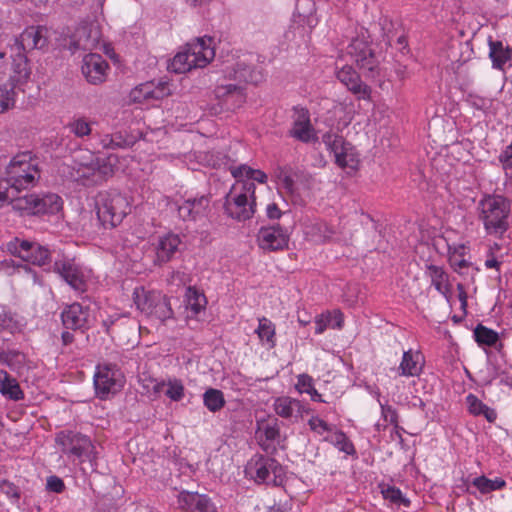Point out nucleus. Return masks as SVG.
<instances>
[{"label":"nucleus","instance_id":"nucleus-27","mask_svg":"<svg viewBox=\"0 0 512 512\" xmlns=\"http://www.w3.org/2000/svg\"><path fill=\"white\" fill-rule=\"evenodd\" d=\"M163 299V294L159 291L145 290L144 287H136L133 292V301L137 309L147 317L153 311V306Z\"/></svg>","mask_w":512,"mask_h":512},{"label":"nucleus","instance_id":"nucleus-51","mask_svg":"<svg viewBox=\"0 0 512 512\" xmlns=\"http://www.w3.org/2000/svg\"><path fill=\"white\" fill-rule=\"evenodd\" d=\"M168 386L165 395L172 401H181L185 395V388L180 379H169L166 383Z\"/></svg>","mask_w":512,"mask_h":512},{"label":"nucleus","instance_id":"nucleus-14","mask_svg":"<svg viewBox=\"0 0 512 512\" xmlns=\"http://www.w3.org/2000/svg\"><path fill=\"white\" fill-rule=\"evenodd\" d=\"M237 190V186L234 185L230 192L225 196V202L223 205L225 214L237 221H246L253 217L256 211V202L250 201L245 194H235L232 196L233 191Z\"/></svg>","mask_w":512,"mask_h":512},{"label":"nucleus","instance_id":"nucleus-45","mask_svg":"<svg viewBox=\"0 0 512 512\" xmlns=\"http://www.w3.org/2000/svg\"><path fill=\"white\" fill-rule=\"evenodd\" d=\"M449 253L451 254L449 257L451 266L454 267V270L456 272H459L462 268H467L471 265L470 262H468L466 259H464V255L466 253V246L464 244H459L457 246L452 247L449 246L448 249Z\"/></svg>","mask_w":512,"mask_h":512},{"label":"nucleus","instance_id":"nucleus-23","mask_svg":"<svg viewBox=\"0 0 512 512\" xmlns=\"http://www.w3.org/2000/svg\"><path fill=\"white\" fill-rule=\"evenodd\" d=\"M336 76L357 99L366 100L370 98L371 88L361 80L360 75L352 66L342 67L337 71Z\"/></svg>","mask_w":512,"mask_h":512},{"label":"nucleus","instance_id":"nucleus-44","mask_svg":"<svg viewBox=\"0 0 512 512\" xmlns=\"http://www.w3.org/2000/svg\"><path fill=\"white\" fill-rule=\"evenodd\" d=\"M149 317L160 320L161 322H165L166 320L174 317L170 299L166 295H163V299H160L159 302L157 301L153 306V311Z\"/></svg>","mask_w":512,"mask_h":512},{"label":"nucleus","instance_id":"nucleus-32","mask_svg":"<svg viewBox=\"0 0 512 512\" xmlns=\"http://www.w3.org/2000/svg\"><path fill=\"white\" fill-rule=\"evenodd\" d=\"M212 43L211 37L198 38L195 44L189 46L194 56H197L199 67H205L214 58L215 52Z\"/></svg>","mask_w":512,"mask_h":512},{"label":"nucleus","instance_id":"nucleus-56","mask_svg":"<svg viewBox=\"0 0 512 512\" xmlns=\"http://www.w3.org/2000/svg\"><path fill=\"white\" fill-rule=\"evenodd\" d=\"M498 160L506 176H508L509 171H512V142L499 154Z\"/></svg>","mask_w":512,"mask_h":512},{"label":"nucleus","instance_id":"nucleus-41","mask_svg":"<svg viewBox=\"0 0 512 512\" xmlns=\"http://www.w3.org/2000/svg\"><path fill=\"white\" fill-rule=\"evenodd\" d=\"M203 403L210 412L215 413L225 406L226 401L221 390L209 388L203 394Z\"/></svg>","mask_w":512,"mask_h":512},{"label":"nucleus","instance_id":"nucleus-22","mask_svg":"<svg viewBox=\"0 0 512 512\" xmlns=\"http://www.w3.org/2000/svg\"><path fill=\"white\" fill-rule=\"evenodd\" d=\"M108 69V62L100 54L90 53L83 59L82 73L90 84L99 85L105 82Z\"/></svg>","mask_w":512,"mask_h":512},{"label":"nucleus","instance_id":"nucleus-58","mask_svg":"<svg viewBox=\"0 0 512 512\" xmlns=\"http://www.w3.org/2000/svg\"><path fill=\"white\" fill-rule=\"evenodd\" d=\"M295 388L300 394L308 393L314 388L313 378L306 373L298 375Z\"/></svg>","mask_w":512,"mask_h":512},{"label":"nucleus","instance_id":"nucleus-34","mask_svg":"<svg viewBox=\"0 0 512 512\" xmlns=\"http://www.w3.org/2000/svg\"><path fill=\"white\" fill-rule=\"evenodd\" d=\"M118 163V158L115 155H108L106 157H97L94 160V166L96 169V179L97 183H102L111 177L114 172L116 165Z\"/></svg>","mask_w":512,"mask_h":512},{"label":"nucleus","instance_id":"nucleus-64","mask_svg":"<svg viewBox=\"0 0 512 512\" xmlns=\"http://www.w3.org/2000/svg\"><path fill=\"white\" fill-rule=\"evenodd\" d=\"M266 441H275L280 436V429L277 425H266L263 430Z\"/></svg>","mask_w":512,"mask_h":512},{"label":"nucleus","instance_id":"nucleus-2","mask_svg":"<svg viewBox=\"0 0 512 512\" xmlns=\"http://www.w3.org/2000/svg\"><path fill=\"white\" fill-rule=\"evenodd\" d=\"M9 193L8 190H0V202L8 201L13 210L20 212L21 215H55L63 209V200L56 193H31L22 197H14Z\"/></svg>","mask_w":512,"mask_h":512},{"label":"nucleus","instance_id":"nucleus-61","mask_svg":"<svg viewBox=\"0 0 512 512\" xmlns=\"http://www.w3.org/2000/svg\"><path fill=\"white\" fill-rule=\"evenodd\" d=\"M0 490L9 498H13L15 500H18L20 498V490L18 486H16L14 483L10 481L3 480L0 483Z\"/></svg>","mask_w":512,"mask_h":512},{"label":"nucleus","instance_id":"nucleus-52","mask_svg":"<svg viewBox=\"0 0 512 512\" xmlns=\"http://www.w3.org/2000/svg\"><path fill=\"white\" fill-rule=\"evenodd\" d=\"M68 127L75 136L80 138L88 136L91 133L90 123L84 118H77L73 120L69 123Z\"/></svg>","mask_w":512,"mask_h":512},{"label":"nucleus","instance_id":"nucleus-18","mask_svg":"<svg viewBox=\"0 0 512 512\" xmlns=\"http://www.w3.org/2000/svg\"><path fill=\"white\" fill-rule=\"evenodd\" d=\"M178 508L182 512H219L207 494L183 490L177 496Z\"/></svg>","mask_w":512,"mask_h":512},{"label":"nucleus","instance_id":"nucleus-6","mask_svg":"<svg viewBox=\"0 0 512 512\" xmlns=\"http://www.w3.org/2000/svg\"><path fill=\"white\" fill-rule=\"evenodd\" d=\"M247 469L257 484H269L271 474L274 486H282L286 479L285 468L279 461L263 454H255L248 462Z\"/></svg>","mask_w":512,"mask_h":512},{"label":"nucleus","instance_id":"nucleus-53","mask_svg":"<svg viewBox=\"0 0 512 512\" xmlns=\"http://www.w3.org/2000/svg\"><path fill=\"white\" fill-rule=\"evenodd\" d=\"M237 180V185L240 186V194H245L246 197L250 199V201L256 202L255 190L256 185L249 178H235Z\"/></svg>","mask_w":512,"mask_h":512},{"label":"nucleus","instance_id":"nucleus-59","mask_svg":"<svg viewBox=\"0 0 512 512\" xmlns=\"http://www.w3.org/2000/svg\"><path fill=\"white\" fill-rule=\"evenodd\" d=\"M308 425L312 431L318 434L332 431V427L326 421L317 416H312L308 421Z\"/></svg>","mask_w":512,"mask_h":512},{"label":"nucleus","instance_id":"nucleus-28","mask_svg":"<svg viewBox=\"0 0 512 512\" xmlns=\"http://www.w3.org/2000/svg\"><path fill=\"white\" fill-rule=\"evenodd\" d=\"M273 408L275 413L284 419H290L293 416L302 417L303 404L301 401L289 396H280L274 400Z\"/></svg>","mask_w":512,"mask_h":512},{"label":"nucleus","instance_id":"nucleus-3","mask_svg":"<svg viewBox=\"0 0 512 512\" xmlns=\"http://www.w3.org/2000/svg\"><path fill=\"white\" fill-rule=\"evenodd\" d=\"M510 201L499 194H485L477 205L478 218L487 234L503 235L509 229Z\"/></svg>","mask_w":512,"mask_h":512},{"label":"nucleus","instance_id":"nucleus-39","mask_svg":"<svg viewBox=\"0 0 512 512\" xmlns=\"http://www.w3.org/2000/svg\"><path fill=\"white\" fill-rule=\"evenodd\" d=\"M103 148L106 149H123L129 148L134 144V138L122 132L106 134L101 139Z\"/></svg>","mask_w":512,"mask_h":512},{"label":"nucleus","instance_id":"nucleus-19","mask_svg":"<svg viewBox=\"0 0 512 512\" xmlns=\"http://www.w3.org/2000/svg\"><path fill=\"white\" fill-rule=\"evenodd\" d=\"M224 81H233L235 84L257 85L264 80L261 70L247 64L244 61H237L234 65L227 67L224 71Z\"/></svg>","mask_w":512,"mask_h":512},{"label":"nucleus","instance_id":"nucleus-4","mask_svg":"<svg viewBox=\"0 0 512 512\" xmlns=\"http://www.w3.org/2000/svg\"><path fill=\"white\" fill-rule=\"evenodd\" d=\"M95 209L98 221L105 229L118 226L131 210L126 196L117 190L99 192Z\"/></svg>","mask_w":512,"mask_h":512},{"label":"nucleus","instance_id":"nucleus-42","mask_svg":"<svg viewBox=\"0 0 512 512\" xmlns=\"http://www.w3.org/2000/svg\"><path fill=\"white\" fill-rule=\"evenodd\" d=\"M231 174L234 178H249L251 181L264 184L267 182V174L259 169H253L246 164H242L231 170Z\"/></svg>","mask_w":512,"mask_h":512},{"label":"nucleus","instance_id":"nucleus-60","mask_svg":"<svg viewBox=\"0 0 512 512\" xmlns=\"http://www.w3.org/2000/svg\"><path fill=\"white\" fill-rule=\"evenodd\" d=\"M124 314L114 313L108 315L101 321V326L107 335H112V327L116 325L121 319L125 318Z\"/></svg>","mask_w":512,"mask_h":512},{"label":"nucleus","instance_id":"nucleus-33","mask_svg":"<svg viewBox=\"0 0 512 512\" xmlns=\"http://www.w3.org/2000/svg\"><path fill=\"white\" fill-rule=\"evenodd\" d=\"M425 273L431 278V284L441 294L449 292V276L443 267L434 264L425 265Z\"/></svg>","mask_w":512,"mask_h":512},{"label":"nucleus","instance_id":"nucleus-7","mask_svg":"<svg viewBox=\"0 0 512 512\" xmlns=\"http://www.w3.org/2000/svg\"><path fill=\"white\" fill-rule=\"evenodd\" d=\"M124 382L125 377L117 364L104 362L96 366L94 388L99 399L106 400L110 395L119 392Z\"/></svg>","mask_w":512,"mask_h":512},{"label":"nucleus","instance_id":"nucleus-35","mask_svg":"<svg viewBox=\"0 0 512 512\" xmlns=\"http://www.w3.org/2000/svg\"><path fill=\"white\" fill-rule=\"evenodd\" d=\"M186 308L191 312V316L197 317L198 314L205 310L207 299L203 292H200L194 286H188L185 293Z\"/></svg>","mask_w":512,"mask_h":512},{"label":"nucleus","instance_id":"nucleus-38","mask_svg":"<svg viewBox=\"0 0 512 512\" xmlns=\"http://www.w3.org/2000/svg\"><path fill=\"white\" fill-rule=\"evenodd\" d=\"M473 337L479 346L486 347L496 346L499 340V334L495 330L488 328L481 323L477 324L474 328Z\"/></svg>","mask_w":512,"mask_h":512},{"label":"nucleus","instance_id":"nucleus-46","mask_svg":"<svg viewBox=\"0 0 512 512\" xmlns=\"http://www.w3.org/2000/svg\"><path fill=\"white\" fill-rule=\"evenodd\" d=\"M0 359L4 364H6L11 369L19 370L24 366L26 356L22 352L16 350H9L7 352L1 353Z\"/></svg>","mask_w":512,"mask_h":512},{"label":"nucleus","instance_id":"nucleus-20","mask_svg":"<svg viewBox=\"0 0 512 512\" xmlns=\"http://www.w3.org/2000/svg\"><path fill=\"white\" fill-rule=\"evenodd\" d=\"M53 271L57 273L73 290L84 293L87 283L81 269L70 260H56Z\"/></svg>","mask_w":512,"mask_h":512},{"label":"nucleus","instance_id":"nucleus-26","mask_svg":"<svg viewBox=\"0 0 512 512\" xmlns=\"http://www.w3.org/2000/svg\"><path fill=\"white\" fill-rule=\"evenodd\" d=\"M169 94L170 91L167 83H159L155 86L153 82H146L135 87L130 95L134 102L141 103L148 99L159 100Z\"/></svg>","mask_w":512,"mask_h":512},{"label":"nucleus","instance_id":"nucleus-36","mask_svg":"<svg viewBox=\"0 0 512 512\" xmlns=\"http://www.w3.org/2000/svg\"><path fill=\"white\" fill-rule=\"evenodd\" d=\"M255 333L258 335L262 345L268 349L276 346L275 324L266 317L259 318V324Z\"/></svg>","mask_w":512,"mask_h":512},{"label":"nucleus","instance_id":"nucleus-57","mask_svg":"<svg viewBox=\"0 0 512 512\" xmlns=\"http://www.w3.org/2000/svg\"><path fill=\"white\" fill-rule=\"evenodd\" d=\"M466 102L471 107L481 111L487 110L490 106L489 99L472 93L467 95Z\"/></svg>","mask_w":512,"mask_h":512},{"label":"nucleus","instance_id":"nucleus-15","mask_svg":"<svg viewBox=\"0 0 512 512\" xmlns=\"http://www.w3.org/2000/svg\"><path fill=\"white\" fill-rule=\"evenodd\" d=\"M213 92L221 109L226 111L239 109L247 99L245 87L235 83H218Z\"/></svg>","mask_w":512,"mask_h":512},{"label":"nucleus","instance_id":"nucleus-62","mask_svg":"<svg viewBox=\"0 0 512 512\" xmlns=\"http://www.w3.org/2000/svg\"><path fill=\"white\" fill-rule=\"evenodd\" d=\"M47 490L54 493H62L65 490L64 481L58 476H49L46 484Z\"/></svg>","mask_w":512,"mask_h":512},{"label":"nucleus","instance_id":"nucleus-16","mask_svg":"<svg viewBox=\"0 0 512 512\" xmlns=\"http://www.w3.org/2000/svg\"><path fill=\"white\" fill-rule=\"evenodd\" d=\"M182 245L183 241L179 234L170 231L158 236L157 241L153 244L155 251L153 264L161 267L174 260L181 252Z\"/></svg>","mask_w":512,"mask_h":512},{"label":"nucleus","instance_id":"nucleus-1","mask_svg":"<svg viewBox=\"0 0 512 512\" xmlns=\"http://www.w3.org/2000/svg\"><path fill=\"white\" fill-rule=\"evenodd\" d=\"M41 170L38 159L30 151L15 155L5 170V177L0 181L1 191L19 197L22 190L33 188L39 181Z\"/></svg>","mask_w":512,"mask_h":512},{"label":"nucleus","instance_id":"nucleus-24","mask_svg":"<svg viewBox=\"0 0 512 512\" xmlns=\"http://www.w3.org/2000/svg\"><path fill=\"white\" fill-rule=\"evenodd\" d=\"M297 112V118L293 121L289 135L303 143H310L317 139L315 129L311 124L308 109L303 107H294Z\"/></svg>","mask_w":512,"mask_h":512},{"label":"nucleus","instance_id":"nucleus-49","mask_svg":"<svg viewBox=\"0 0 512 512\" xmlns=\"http://www.w3.org/2000/svg\"><path fill=\"white\" fill-rule=\"evenodd\" d=\"M330 442L335 445L340 451L346 453L347 455H355L356 449L352 441L347 437V435L338 430L335 432L333 438Z\"/></svg>","mask_w":512,"mask_h":512},{"label":"nucleus","instance_id":"nucleus-55","mask_svg":"<svg viewBox=\"0 0 512 512\" xmlns=\"http://www.w3.org/2000/svg\"><path fill=\"white\" fill-rule=\"evenodd\" d=\"M469 412L474 416H480L485 407L487 406L474 394H469L466 397Z\"/></svg>","mask_w":512,"mask_h":512},{"label":"nucleus","instance_id":"nucleus-5","mask_svg":"<svg viewBox=\"0 0 512 512\" xmlns=\"http://www.w3.org/2000/svg\"><path fill=\"white\" fill-rule=\"evenodd\" d=\"M55 443L68 458H77L81 462L87 459L92 471L96 470L95 447L87 435L73 430H61L55 434Z\"/></svg>","mask_w":512,"mask_h":512},{"label":"nucleus","instance_id":"nucleus-13","mask_svg":"<svg viewBox=\"0 0 512 512\" xmlns=\"http://www.w3.org/2000/svg\"><path fill=\"white\" fill-rule=\"evenodd\" d=\"M259 248L267 252H278L288 249L290 235L287 228L280 224L262 226L257 233Z\"/></svg>","mask_w":512,"mask_h":512},{"label":"nucleus","instance_id":"nucleus-37","mask_svg":"<svg viewBox=\"0 0 512 512\" xmlns=\"http://www.w3.org/2000/svg\"><path fill=\"white\" fill-rule=\"evenodd\" d=\"M481 494L485 495L493 491L501 490L506 487V481L500 477L489 479L485 475L474 478L471 482Z\"/></svg>","mask_w":512,"mask_h":512},{"label":"nucleus","instance_id":"nucleus-54","mask_svg":"<svg viewBox=\"0 0 512 512\" xmlns=\"http://www.w3.org/2000/svg\"><path fill=\"white\" fill-rule=\"evenodd\" d=\"M380 407H381V415H382L383 419L386 422H389L390 424L394 425L395 429H402V427H400L398 425V417L399 416H398L397 410L387 403H385V404L380 403Z\"/></svg>","mask_w":512,"mask_h":512},{"label":"nucleus","instance_id":"nucleus-30","mask_svg":"<svg viewBox=\"0 0 512 512\" xmlns=\"http://www.w3.org/2000/svg\"><path fill=\"white\" fill-rule=\"evenodd\" d=\"M421 354L414 352L412 349L403 352L402 360L398 367V374L405 377L419 376L422 372V365L419 360Z\"/></svg>","mask_w":512,"mask_h":512},{"label":"nucleus","instance_id":"nucleus-12","mask_svg":"<svg viewBox=\"0 0 512 512\" xmlns=\"http://www.w3.org/2000/svg\"><path fill=\"white\" fill-rule=\"evenodd\" d=\"M211 196L209 194L183 198L176 202L178 217L184 222H197L210 212Z\"/></svg>","mask_w":512,"mask_h":512},{"label":"nucleus","instance_id":"nucleus-40","mask_svg":"<svg viewBox=\"0 0 512 512\" xmlns=\"http://www.w3.org/2000/svg\"><path fill=\"white\" fill-rule=\"evenodd\" d=\"M379 487L383 498L389 501L392 505L397 507H409L411 505V501L403 495L402 491L398 487L384 483L380 484Z\"/></svg>","mask_w":512,"mask_h":512},{"label":"nucleus","instance_id":"nucleus-48","mask_svg":"<svg viewBox=\"0 0 512 512\" xmlns=\"http://www.w3.org/2000/svg\"><path fill=\"white\" fill-rule=\"evenodd\" d=\"M19 321L17 315L5 308L0 309V330L15 333L19 330Z\"/></svg>","mask_w":512,"mask_h":512},{"label":"nucleus","instance_id":"nucleus-8","mask_svg":"<svg viewBox=\"0 0 512 512\" xmlns=\"http://www.w3.org/2000/svg\"><path fill=\"white\" fill-rule=\"evenodd\" d=\"M7 251L22 261L36 266L42 267L51 263L49 248L35 241L15 237L7 243Z\"/></svg>","mask_w":512,"mask_h":512},{"label":"nucleus","instance_id":"nucleus-11","mask_svg":"<svg viewBox=\"0 0 512 512\" xmlns=\"http://www.w3.org/2000/svg\"><path fill=\"white\" fill-rule=\"evenodd\" d=\"M51 38L50 29L44 25L26 27L15 39L12 50L23 51L28 54L32 50L46 51Z\"/></svg>","mask_w":512,"mask_h":512},{"label":"nucleus","instance_id":"nucleus-50","mask_svg":"<svg viewBox=\"0 0 512 512\" xmlns=\"http://www.w3.org/2000/svg\"><path fill=\"white\" fill-rule=\"evenodd\" d=\"M94 160L89 164L81 165L77 170L76 180L80 181L83 185L98 184L96 179V169H94Z\"/></svg>","mask_w":512,"mask_h":512},{"label":"nucleus","instance_id":"nucleus-63","mask_svg":"<svg viewBox=\"0 0 512 512\" xmlns=\"http://www.w3.org/2000/svg\"><path fill=\"white\" fill-rule=\"evenodd\" d=\"M332 315L328 313L326 316L321 315L315 320V333L321 334L331 324Z\"/></svg>","mask_w":512,"mask_h":512},{"label":"nucleus","instance_id":"nucleus-29","mask_svg":"<svg viewBox=\"0 0 512 512\" xmlns=\"http://www.w3.org/2000/svg\"><path fill=\"white\" fill-rule=\"evenodd\" d=\"M0 393L9 400L20 401L25 395L17 380L7 371L0 369Z\"/></svg>","mask_w":512,"mask_h":512},{"label":"nucleus","instance_id":"nucleus-21","mask_svg":"<svg viewBox=\"0 0 512 512\" xmlns=\"http://www.w3.org/2000/svg\"><path fill=\"white\" fill-rule=\"evenodd\" d=\"M32 74V68L27 53L19 50H12L11 74L8 82L16 89L25 85Z\"/></svg>","mask_w":512,"mask_h":512},{"label":"nucleus","instance_id":"nucleus-31","mask_svg":"<svg viewBox=\"0 0 512 512\" xmlns=\"http://www.w3.org/2000/svg\"><path fill=\"white\" fill-rule=\"evenodd\" d=\"M197 56H194L190 48L188 50L177 53L169 64V69L177 74L190 71L198 66Z\"/></svg>","mask_w":512,"mask_h":512},{"label":"nucleus","instance_id":"nucleus-43","mask_svg":"<svg viewBox=\"0 0 512 512\" xmlns=\"http://www.w3.org/2000/svg\"><path fill=\"white\" fill-rule=\"evenodd\" d=\"M16 102L15 88L9 83H0V113L13 108Z\"/></svg>","mask_w":512,"mask_h":512},{"label":"nucleus","instance_id":"nucleus-47","mask_svg":"<svg viewBox=\"0 0 512 512\" xmlns=\"http://www.w3.org/2000/svg\"><path fill=\"white\" fill-rule=\"evenodd\" d=\"M205 160L209 166L214 169L228 168L230 171L235 167H230V158L221 151H210L205 155Z\"/></svg>","mask_w":512,"mask_h":512},{"label":"nucleus","instance_id":"nucleus-17","mask_svg":"<svg viewBox=\"0 0 512 512\" xmlns=\"http://www.w3.org/2000/svg\"><path fill=\"white\" fill-rule=\"evenodd\" d=\"M322 141L327 150L335 157V163L341 168H356L358 161L353 154L348 153L350 143L346 142L344 137L332 132H326L322 136Z\"/></svg>","mask_w":512,"mask_h":512},{"label":"nucleus","instance_id":"nucleus-10","mask_svg":"<svg viewBox=\"0 0 512 512\" xmlns=\"http://www.w3.org/2000/svg\"><path fill=\"white\" fill-rule=\"evenodd\" d=\"M60 319L64 329L85 333L94 323V316L89 305L73 302L63 307Z\"/></svg>","mask_w":512,"mask_h":512},{"label":"nucleus","instance_id":"nucleus-25","mask_svg":"<svg viewBox=\"0 0 512 512\" xmlns=\"http://www.w3.org/2000/svg\"><path fill=\"white\" fill-rule=\"evenodd\" d=\"M489 59L492 63V68L500 71H505L507 64L512 66V47L504 44L501 40H494L492 37L488 38Z\"/></svg>","mask_w":512,"mask_h":512},{"label":"nucleus","instance_id":"nucleus-9","mask_svg":"<svg viewBox=\"0 0 512 512\" xmlns=\"http://www.w3.org/2000/svg\"><path fill=\"white\" fill-rule=\"evenodd\" d=\"M347 53L366 77L374 78L379 75V60L371 43L364 36L353 38L347 46Z\"/></svg>","mask_w":512,"mask_h":512}]
</instances>
